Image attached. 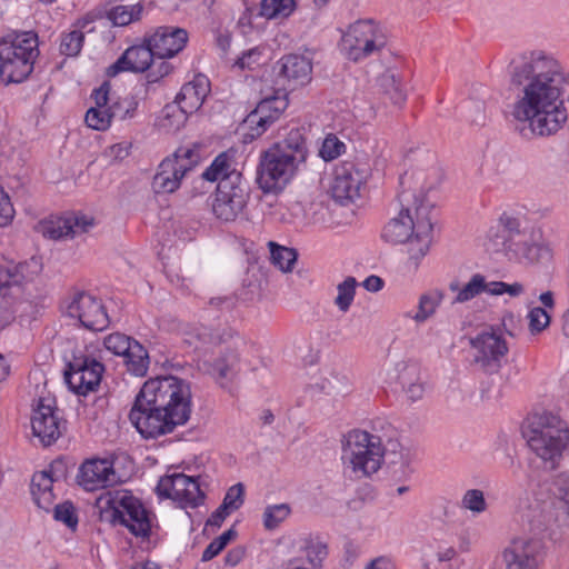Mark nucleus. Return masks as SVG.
<instances>
[{
  "instance_id": "obj_1",
  "label": "nucleus",
  "mask_w": 569,
  "mask_h": 569,
  "mask_svg": "<svg viewBox=\"0 0 569 569\" xmlns=\"http://www.w3.org/2000/svg\"><path fill=\"white\" fill-rule=\"evenodd\" d=\"M510 83L517 91L511 116L523 136L549 137L568 119L562 100L566 74L560 62L543 50L526 51L510 64Z\"/></svg>"
},
{
  "instance_id": "obj_2",
  "label": "nucleus",
  "mask_w": 569,
  "mask_h": 569,
  "mask_svg": "<svg viewBox=\"0 0 569 569\" xmlns=\"http://www.w3.org/2000/svg\"><path fill=\"white\" fill-rule=\"evenodd\" d=\"M442 172L433 157L426 169L406 172L398 193L399 212L383 227L381 237L391 244H408L409 261L415 268L428 253L432 242V204L426 192L439 186Z\"/></svg>"
},
{
  "instance_id": "obj_3",
  "label": "nucleus",
  "mask_w": 569,
  "mask_h": 569,
  "mask_svg": "<svg viewBox=\"0 0 569 569\" xmlns=\"http://www.w3.org/2000/svg\"><path fill=\"white\" fill-rule=\"evenodd\" d=\"M192 412L190 385L173 376L147 380L134 398L129 419L146 439L173 432Z\"/></svg>"
},
{
  "instance_id": "obj_4",
  "label": "nucleus",
  "mask_w": 569,
  "mask_h": 569,
  "mask_svg": "<svg viewBox=\"0 0 569 569\" xmlns=\"http://www.w3.org/2000/svg\"><path fill=\"white\" fill-rule=\"evenodd\" d=\"M553 500L535 501L521 513L522 532L502 552L507 569H539L546 557L545 537L557 523Z\"/></svg>"
},
{
  "instance_id": "obj_5",
  "label": "nucleus",
  "mask_w": 569,
  "mask_h": 569,
  "mask_svg": "<svg viewBox=\"0 0 569 569\" xmlns=\"http://www.w3.org/2000/svg\"><path fill=\"white\" fill-rule=\"evenodd\" d=\"M488 251L502 252L510 260L525 263H540L551 257L548 247L541 242V231L530 226L522 217L503 212L487 231Z\"/></svg>"
},
{
  "instance_id": "obj_6",
  "label": "nucleus",
  "mask_w": 569,
  "mask_h": 569,
  "mask_svg": "<svg viewBox=\"0 0 569 569\" xmlns=\"http://www.w3.org/2000/svg\"><path fill=\"white\" fill-rule=\"evenodd\" d=\"M308 148L301 129L291 130L287 137L260 156L257 183L263 192L281 191L307 160Z\"/></svg>"
},
{
  "instance_id": "obj_7",
  "label": "nucleus",
  "mask_w": 569,
  "mask_h": 569,
  "mask_svg": "<svg viewBox=\"0 0 569 569\" xmlns=\"http://www.w3.org/2000/svg\"><path fill=\"white\" fill-rule=\"evenodd\" d=\"M522 433L530 450L547 469L559 467L569 445V427L566 421L552 412L535 413Z\"/></svg>"
},
{
  "instance_id": "obj_8",
  "label": "nucleus",
  "mask_w": 569,
  "mask_h": 569,
  "mask_svg": "<svg viewBox=\"0 0 569 569\" xmlns=\"http://www.w3.org/2000/svg\"><path fill=\"white\" fill-rule=\"evenodd\" d=\"M39 39L33 31H12L0 39V79L6 84L29 78L39 57Z\"/></svg>"
},
{
  "instance_id": "obj_9",
  "label": "nucleus",
  "mask_w": 569,
  "mask_h": 569,
  "mask_svg": "<svg viewBox=\"0 0 569 569\" xmlns=\"http://www.w3.org/2000/svg\"><path fill=\"white\" fill-rule=\"evenodd\" d=\"M383 450L380 438L362 430H351L341 439L345 473L356 479L369 477L381 466Z\"/></svg>"
},
{
  "instance_id": "obj_10",
  "label": "nucleus",
  "mask_w": 569,
  "mask_h": 569,
  "mask_svg": "<svg viewBox=\"0 0 569 569\" xmlns=\"http://www.w3.org/2000/svg\"><path fill=\"white\" fill-rule=\"evenodd\" d=\"M101 513L111 523L126 526L137 537H148L151 530L148 511L139 499L127 491L107 492L98 499Z\"/></svg>"
},
{
  "instance_id": "obj_11",
  "label": "nucleus",
  "mask_w": 569,
  "mask_h": 569,
  "mask_svg": "<svg viewBox=\"0 0 569 569\" xmlns=\"http://www.w3.org/2000/svg\"><path fill=\"white\" fill-rule=\"evenodd\" d=\"M386 44L383 30L372 20L356 21L341 38V50L353 62L380 52Z\"/></svg>"
},
{
  "instance_id": "obj_12",
  "label": "nucleus",
  "mask_w": 569,
  "mask_h": 569,
  "mask_svg": "<svg viewBox=\"0 0 569 569\" xmlns=\"http://www.w3.org/2000/svg\"><path fill=\"white\" fill-rule=\"evenodd\" d=\"M200 156L196 148L183 146L178 148L171 157L166 158L158 167L152 179V189L156 193L174 192L186 173L199 162Z\"/></svg>"
},
{
  "instance_id": "obj_13",
  "label": "nucleus",
  "mask_w": 569,
  "mask_h": 569,
  "mask_svg": "<svg viewBox=\"0 0 569 569\" xmlns=\"http://www.w3.org/2000/svg\"><path fill=\"white\" fill-rule=\"evenodd\" d=\"M104 367L82 351L73 353L67 362L64 381L77 395L86 396L100 385Z\"/></svg>"
},
{
  "instance_id": "obj_14",
  "label": "nucleus",
  "mask_w": 569,
  "mask_h": 569,
  "mask_svg": "<svg viewBox=\"0 0 569 569\" xmlns=\"http://www.w3.org/2000/svg\"><path fill=\"white\" fill-rule=\"evenodd\" d=\"M470 343L476 350L475 363L486 373H497L509 351L499 329L492 327L485 329L472 338Z\"/></svg>"
},
{
  "instance_id": "obj_15",
  "label": "nucleus",
  "mask_w": 569,
  "mask_h": 569,
  "mask_svg": "<svg viewBox=\"0 0 569 569\" xmlns=\"http://www.w3.org/2000/svg\"><path fill=\"white\" fill-rule=\"evenodd\" d=\"M368 176L369 169L365 163L345 161L338 164L330 188L333 200L342 206L353 203L360 197Z\"/></svg>"
},
{
  "instance_id": "obj_16",
  "label": "nucleus",
  "mask_w": 569,
  "mask_h": 569,
  "mask_svg": "<svg viewBox=\"0 0 569 569\" xmlns=\"http://www.w3.org/2000/svg\"><path fill=\"white\" fill-rule=\"evenodd\" d=\"M249 200V189L243 180L232 177L219 182L212 203L214 216L223 221H233L242 213Z\"/></svg>"
},
{
  "instance_id": "obj_17",
  "label": "nucleus",
  "mask_w": 569,
  "mask_h": 569,
  "mask_svg": "<svg viewBox=\"0 0 569 569\" xmlns=\"http://www.w3.org/2000/svg\"><path fill=\"white\" fill-rule=\"evenodd\" d=\"M159 496L177 501L182 508H196L204 500L198 480L184 473H172L160 479Z\"/></svg>"
},
{
  "instance_id": "obj_18",
  "label": "nucleus",
  "mask_w": 569,
  "mask_h": 569,
  "mask_svg": "<svg viewBox=\"0 0 569 569\" xmlns=\"http://www.w3.org/2000/svg\"><path fill=\"white\" fill-rule=\"evenodd\" d=\"M70 318L77 319L80 325L92 331H102L108 328L110 320L102 302L87 292H78L67 306Z\"/></svg>"
},
{
  "instance_id": "obj_19",
  "label": "nucleus",
  "mask_w": 569,
  "mask_h": 569,
  "mask_svg": "<svg viewBox=\"0 0 569 569\" xmlns=\"http://www.w3.org/2000/svg\"><path fill=\"white\" fill-rule=\"evenodd\" d=\"M94 226V219L86 214H68L40 221L37 231L43 237L59 240L74 238L88 232Z\"/></svg>"
},
{
  "instance_id": "obj_20",
  "label": "nucleus",
  "mask_w": 569,
  "mask_h": 569,
  "mask_svg": "<svg viewBox=\"0 0 569 569\" xmlns=\"http://www.w3.org/2000/svg\"><path fill=\"white\" fill-rule=\"evenodd\" d=\"M78 483L87 491H96L112 487L120 481L112 462L107 459L84 461L77 476Z\"/></svg>"
},
{
  "instance_id": "obj_21",
  "label": "nucleus",
  "mask_w": 569,
  "mask_h": 569,
  "mask_svg": "<svg viewBox=\"0 0 569 569\" xmlns=\"http://www.w3.org/2000/svg\"><path fill=\"white\" fill-rule=\"evenodd\" d=\"M287 107V93L277 90L274 94L263 98L256 109L248 114L246 121L254 130L253 134L261 136L270 124L280 118Z\"/></svg>"
},
{
  "instance_id": "obj_22",
  "label": "nucleus",
  "mask_w": 569,
  "mask_h": 569,
  "mask_svg": "<svg viewBox=\"0 0 569 569\" xmlns=\"http://www.w3.org/2000/svg\"><path fill=\"white\" fill-rule=\"evenodd\" d=\"M66 422L58 416V409L39 400L31 418L32 432L43 446L52 445L64 429Z\"/></svg>"
},
{
  "instance_id": "obj_23",
  "label": "nucleus",
  "mask_w": 569,
  "mask_h": 569,
  "mask_svg": "<svg viewBox=\"0 0 569 569\" xmlns=\"http://www.w3.org/2000/svg\"><path fill=\"white\" fill-rule=\"evenodd\" d=\"M151 46L157 58L166 59L177 56L188 42V32L183 28L163 26L144 39Z\"/></svg>"
},
{
  "instance_id": "obj_24",
  "label": "nucleus",
  "mask_w": 569,
  "mask_h": 569,
  "mask_svg": "<svg viewBox=\"0 0 569 569\" xmlns=\"http://www.w3.org/2000/svg\"><path fill=\"white\" fill-rule=\"evenodd\" d=\"M154 57L156 53L148 42L144 41V44L132 46L108 68L107 74L114 77L122 71L143 72L149 69Z\"/></svg>"
},
{
  "instance_id": "obj_25",
  "label": "nucleus",
  "mask_w": 569,
  "mask_h": 569,
  "mask_svg": "<svg viewBox=\"0 0 569 569\" xmlns=\"http://www.w3.org/2000/svg\"><path fill=\"white\" fill-rule=\"evenodd\" d=\"M27 262H14L0 254V296L14 297L21 293V286L31 279Z\"/></svg>"
},
{
  "instance_id": "obj_26",
  "label": "nucleus",
  "mask_w": 569,
  "mask_h": 569,
  "mask_svg": "<svg viewBox=\"0 0 569 569\" xmlns=\"http://www.w3.org/2000/svg\"><path fill=\"white\" fill-rule=\"evenodd\" d=\"M209 91V79L203 74H197L190 82L182 86L176 102L184 114H191L202 106Z\"/></svg>"
},
{
  "instance_id": "obj_27",
  "label": "nucleus",
  "mask_w": 569,
  "mask_h": 569,
  "mask_svg": "<svg viewBox=\"0 0 569 569\" xmlns=\"http://www.w3.org/2000/svg\"><path fill=\"white\" fill-rule=\"evenodd\" d=\"M279 76L292 88L303 86L311 80V60L301 54H288L280 60Z\"/></svg>"
},
{
  "instance_id": "obj_28",
  "label": "nucleus",
  "mask_w": 569,
  "mask_h": 569,
  "mask_svg": "<svg viewBox=\"0 0 569 569\" xmlns=\"http://www.w3.org/2000/svg\"><path fill=\"white\" fill-rule=\"evenodd\" d=\"M233 176L237 177L238 180H243L242 174L234 167L233 157L228 152L218 154L201 174L204 180L210 182L218 181V183L229 181Z\"/></svg>"
},
{
  "instance_id": "obj_29",
  "label": "nucleus",
  "mask_w": 569,
  "mask_h": 569,
  "mask_svg": "<svg viewBox=\"0 0 569 569\" xmlns=\"http://www.w3.org/2000/svg\"><path fill=\"white\" fill-rule=\"evenodd\" d=\"M398 381L411 401L422 398L425 387L420 380V370L417 365L406 362L399 363Z\"/></svg>"
},
{
  "instance_id": "obj_30",
  "label": "nucleus",
  "mask_w": 569,
  "mask_h": 569,
  "mask_svg": "<svg viewBox=\"0 0 569 569\" xmlns=\"http://www.w3.org/2000/svg\"><path fill=\"white\" fill-rule=\"evenodd\" d=\"M54 481L49 473L44 471L36 472L31 479V495L34 503L44 510H49L54 501L52 492Z\"/></svg>"
},
{
  "instance_id": "obj_31",
  "label": "nucleus",
  "mask_w": 569,
  "mask_h": 569,
  "mask_svg": "<svg viewBox=\"0 0 569 569\" xmlns=\"http://www.w3.org/2000/svg\"><path fill=\"white\" fill-rule=\"evenodd\" d=\"M239 358L234 352H228L213 362L204 361L202 369L214 379L220 381L231 379L238 371Z\"/></svg>"
},
{
  "instance_id": "obj_32",
  "label": "nucleus",
  "mask_w": 569,
  "mask_h": 569,
  "mask_svg": "<svg viewBox=\"0 0 569 569\" xmlns=\"http://www.w3.org/2000/svg\"><path fill=\"white\" fill-rule=\"evenodd\" d=\"M445 298L441 290L435 289L420 296L417 312H406L405 317L412 319L416 323H423L437 311Z\"/></svg>"
},
{
  "instance_id": "obj_33",
  "label": "nucleus",
  "mask_w": 569,
  "mask_h": 569,
  "mask_svg": "<svg viewBox=\"0 0 569 569\" xmlns=\"http://www.w3.org/2000/svg\"><path fill=\"white\" fill-rule=\"evenodd\" d=\"M379 84L395 106H402L405 103L407 94L396 73L386 71L379 77Z\"/></svg>"
},
{
  "instance_id": "obj_34",
  "label": "nucleus",
  "mask_w": 569,
  "mask_h": 569,
  "mask_svg": "<svg viewBox=\"0 0 569 569\" xmlns=\"http://www.w3.org/2000/svg\"><path fill=\"white\" fill-rule=\"evenodd\" d=\"M124 363L132 375L143 377L149 367V356L144 347L134 341L130 352L124 357Z\"/></svg>"
},
{
  "instance_id": "obj_35",
  "label": "nucleus",
  "mask_w": 569,
  "mask_h": 569,
  "mask_svg": "<svg viewBox=\"0 0 569 569\" xmlns=\"http://www.w3.org/2000/svg\"><path fill=\"white\" fill-rule=\"evenodd\" d=\"M143 8L141 4L116 6L107 11V18L113 26L124 27L140 20Z\"/></svg>"
},
{
  "instance_id": "obj_36",
  "label": "nucleus",
  "mask_w": 569,
  "mask_h": 569,
  "mask_svg": "<svg viewBox=\"0 0 569 569\" xmlns=\"http://www.w3.org/2000/svg\"><path fill=\"white\" fill-rule=\"evenodd\" d=\"M272 263L283 272H290L297 261V252L292 248L280 246L273 241L268 243Z\"/></svg>"
},
{
  "instance_id": "obj_37",
  "label": "nucleus",
  "mask_w": 569,
  "mask_h": 569,
  "mask_svg": "<svg viewBox=\"0 0 569 569\" xmlns=\"http://www.w3.org/2000/svg\"><path fill=\"white\" fill-rule=\"evenodd\" d=\"M490 282L486 281L485 276L480 273H476L471 277L468 283H466L461 290H459L458 295L453 299L452 303H463L470 301L475 297L479 296L482 292L489 293Z\"/></svg>"
},
{
  "instance_id": "obj_38",
  "label": "nucleus",
  "mask_w": 569,
  "mask_h": 569,
  "mask_svg": "<svg viewBox=\"0 0 569 569\" xmlns=\"http://www.w3.org/2000/svg\"><path fill=\"white\" fill-rule=\"evenodd\" d=\"M358 282L355 277H347L342 282L338 283L337 291L338 295L335 298V306L341 312H347L356 296Z\"/></svg>"
},
{
  "instance_id": "obj_39",
  "label": "nucleus",
  "mask_w": 569,
  "mask_h": 569,
  "mask_svg": "<svg viewBox=\"0 0 569 569\" xmlns=\"http://www.w3.org/2000/svg\"><path fill=\"white\" fill-rule=\"evenodd\" d=\"M118 114V107L94 108L91 107L86 113L87 124L94 130H104L110 126L111 119Z\"/></svg>"
},
{
  "instance_id": "obj_40",
  "label": "nucleus",
  "mask_w": 569,
  "mask_h": 569,
  "mask_svg": "<svg viewBox=\"0 0 569 569\" xmlns=\"http://www.w3.org/2000/svg\"><path fill=\"white\" fill-rule=\"evenodd\" d=\"M295 9V0H261V16L267 19L287 18Z\"/></svg>"
},
{
  "instance_id": "obj_41",
  "label": "nucleus",
  "mask_w": 569,
  "mask_h": 569,
  "mask_svg": "<svg viewBox=\"0 0 569 569\" xmlns=\"http://www.w3.org/2000/svg\"><path fill=\"white\" fill-rule=\"evenodd\" d=\"M319 386L328 395H347L350 391L348 378L336 372L322 377Z\"/></svg>"
},
{
  "instance_id": "obj_42",
  "label": "nucleus",
  "mask_w": 569,
  "mask_h": 569,
  "mask_svg": "<svg viewBox=\"0 0 569 569\" xmlns=\"http://www.w3.org/2000/svg\"><path fill=\"white\" fill-rule=\"evenodd\" d=\"M136 340L122 333H111L104 338V347L116 356H128Z\"/></svg>"
},
{
  "instance_id": "obj_43",
  "label": "nucleus",
  "mask_w": 569,
  "mask_h": 569,
  "mask_svg": "<svg viewBox=\"0 0 569 569\" xmlns=\"http://www.w3.org/2000/svg\"><path fill=\"white\" fill-rule=\"evenodd\" d=\"M550 491L555 499L569 509V472L557 473L551 481Z\"/></svg>"
},
{
  "instance_id": "obj_44",
  "label": "nucleus",
  "mask_w": 569,
  "mask_h": 569,
  "mask_svg": "<svg viewBox=\"0 0 569 569\" xmlns=\"http://www.w3.org/2000/svg\"><path fill=\"white\" fill-rule=\"evenodd\" d=\"M83 41V32L80 30H72L61 38L60 52L67 57H76L81 51Z\"/></svg>"
},
{
  "instance_id": "obj_45",
  "label": "nucleus",
  "mask_w": 569,
  "mask_h": 569,
  "mask_svg": "<svg viewBox=\"0 0 569 569\" xmlns=\"http://www.w3.org/2000/svg\"><path fill=\"white\" fill-rule=\"evenodd\" d=\"M290 513V508L286 503L270 506L263 512V525L267 529L277 528Z\"/></svg>"
},
{
  "instance_id": "obj_46",
  "label": "nucleus",
  "mask_w": 569,
  "mask_h": 569,
  "mask_svg": "<svg viewBox=\"0 0 569 569\" xmlns=\"http://www.w3.org/2000/svg\"><path fill=\"white\" fill-rule=\"evenodd\" d=\"M56 520L63 522L67 527L74 530L78 525V517L74 507L70 501L57 505L53 509Z\"/></svg>"
},
{
  "instance_id": "obj_47",
  "label": "nucleus",
  "mask_w": 569,
  "mask_h": 569,
  "mask_svg": "<svg viewBox=\"0 0 569 569\" xmlns=\"http://www.w3.org/2000/svg\"><path fill=\"white\" fill-rule=\"evenodd\" d=\"M531 333H539L550 325V315L545 308L535 307L528 313Z\"/></svg>"
},
{
  "instance_id": "obj_48",
  "label": "nucleus",
  "mask_w": 569,
  "mask_h": 569,
  "mask_svg": "<svg viewBox=\"0 0 569 569\" xmlns=\"http://www.w3.org/2000/svg\"><path fill=\"white\" fill-rule=\"evenodd\" d=\"M461 503L463 508L476 513L483 512L487 508L483 492L479 489L467 490Z\"/></svg>"
},
{
  "instance_id": "obj_49",
  "label": "nucleus",
  "mask_w": 569,
  "mask_h": 569,
  "mask_svg": "<svg viewBox=\"0 0 569 569\" xmlns=\"http://www.w3.org/2000/svg\"><path fill=\"white\" fill-rule=\"evenodd\" d=\"M345 150V143L341 142L336 136L329 134L322 142L319 154L326 161H331L338 158Z\"/></svg>"
},
{
  "instance_id": "obj_50",
  "label": "nucleus",
  "mask_w": 569,
  "mask_h": 569,
  "mask_svg": "<svg viewBox=\"0 0 569 569\" xmlns=\"http://www.w3.org/2000/svg\"><path fill=\"white\" fill-rule=\"evenodd\" d=\"M525 292V286L520 282L506 283L502 281H492L489 287V295L500 296L508 293L511 297H519Z\"/></svg>"
},
{
  "instance_id": "obj_51",
  "label": "nucleus",
  "mask_w": 569,
  "mask_h": 569,
  "mask_svg": "<svg viewBox=\"0 0 569 569\" xmlns=\"http://www.w3.org/2000/svg\"><path fill=\"white\" fill-rule=\"evenodd\" d=\"M244 487L237 483L230 487L223 498L222 506L230 511L239 509L243 503Z\"/></svg>"
},
{
  "instance_id": "obj_52",
  "label": "nucleus",
  "mask_w": 569,
  "mask_h": 569,
  "mask_svg": "<svg viewBox=\"0 0 569 569\" xmlns=\"http://www.w3.org/2000/svg\"><path fill=\"white\" fill-rule=\"evenodd\" d=\"M387 459L393 475L406 473V470L409 468L410 458L408 453L392 450L387 453Z\"/></svg>"
},
{
  "instance_id": "obj_53",
  "label": "nucleus",
  "mask_w": 569,
  "mask_h": 569,
  "mask_svg": "<svg viewBox=\"0 0 569 569\" xmlns=\"http://www.w3.org/2000/svg\"><path fill=\"white\" fill-rule=\"evenodd\" d=\"M308 561L313 566H320L327 556V546L321 541H310L306 546Z\"/></svg>"
},
{
  "instance_id": "obj_54",
  "label": "nucleus",
  "mask_w": 569,
  "mask_h": 569,
  "mask_svg": "<svg viewBox=\"0 0 569 569\" xmlns=\"http://www.w3.org/2000/svg\"><path fill=\"white\" fill-rule=\"evenodd\" d=\"M186 342L190 346L194 345L196 349H199L202 345L211 343L213 336L204 327L193 328L190 332H186Z\"/></svg>"
},
{
  "instance_id": "obj_55",
  "label": "nucleus",
  "mask_w": 569,
  "mask_h": 569,
  "mask_svg": "<svg viewBox=\"0 0 569 569\" xmlns=\"http://www.w3.org/2000/svg\"><path fill=\"white\" fill-rule=\"evenodd\" d=\"M14 209L9 196L0 187V227H4L13 219Z\"/></svg>"
},
{
  "instance_id": "obj_56",
  "label": "nucleus",
  "mask_w": 569,
  "mask_h": 569,
  "mask_svg": "<svg viewBox=\"0 0 569 569\" xmlns=\"http://www.w3.org/2000/svg\"><path fill=\"white\" fill-rule=\"evenodd\" d=\"M138 102L133 98H124L121 102L116 103L118 107V114L114 118L126 120L131 118L137 109Z\"/></svg>"
},
{
  "instance_id": "obj_57",
  "label": "nucleus",
  "mask_w": 569,
  "mask_h": 569,
  "mask_svg": "<svg viewBox=\"0 0 569 569\" xmlns=\"http://www.w3.org/2000/svg\"><path fill=\"white\" fill-rule=\"evenodd\" d=\"M130 147L127 143H117L109 147L106 150V156L111 158L112 160L119 161L127 158L130 153Z\"/></svg>"
},
{
  "instance_id": "obj_58",
  "label": "nucleus",
  "mask_w": 569,
  "mask_h": 569,
  "mask_svg": "<svg viewBox=\"0 0 569 569\" xmlns=\"http://www.w3.org/2000/svg\"><path fill=\"white\" fill-rule=\"evenodd\" d=\"M109 91L110 86L108 82H103L98 89L93 92V99L96 107L94 108H107V103L109 100Z\"/></svg>"
},
{
  "instance_id": "obj_59",
  "label": "nucleus",
  "mask_w": 569,
  "mask_h": 569,
  "mask_svg": "<svg viewBox=\"0 0 569 569\" xmlns=\"http://www.w3.org/2000/svg\"><path fill=\"white\" fill-rule=\"evenodd\" d=\"M260 51L258 48L250 49L244 52L238 60L237 64L241 68H251L252 64L258 63V57L260 56Z\"/></svg>"
},
{
  "instance_id": "obj_60",
  "label": "nucleus",
  "mask_w": 569,
  "mask_h": 569,
  "mask_svg": "<svg viewBox=\"0 0 569 569\" xmlns=\"http://www.w3.org/2000/svg\"><path fill=\"white\" fill-rule=\"evenodd\" d=\"M43 471L49 473L54 482L66 478V465L60 459L52 461L49 469Z\"/></svg>"
},
{
  "instance_id": "obj_61",
  "label": "nucleus",
  "mask_w": 569,
  "mask_h": 569,
  "mask_svg": "<svg viewBox=\"0 0 569 569\" xmlns=\"http://www.w3.org/2000/svg\"><path fill=\"white\" fill-rule=\"evenodd\" d=\"M229 513L230 510L220 505L219 508L207 520V526L220 527Z\"/></svg>"
},
{
  "instance_id": "obj_62",
  "label": "nucleus",
  "mask_w": 569,
  "mask_h": 569,
  "mask_svg": "<svg viewBox=\"0 0 569 569\" xmlns=\"http://www.w3.org/2000/svg\"><path fill=\"white\" fill-rule=\"evenodd\" d=\"M222 550L223 548L216 541V539H213L203 550L201 560L209 561L218 556Z\"/></svg>"
},
{
  "instance_id": "obj_63",
  "label": "nucleus",
  "mask_w": 569,
  "mask_h": 569,
  "mask_svg": "<svg viewBox=\"0 0 569 569\" xmlns=\"http://www.w3.org/2000/svg\"><path fill=\"white\" fill-rule=\"evenodd\" d=\"M383 286V281L378 276H370L363 281V287L371 292L379 291Z\"/></svg>"
},
{
  "instance_id": "obj_64",
  "label": "nucleus",
  "mask_w": 569,
  "mask_h": 569,
  "mask_svg": "<svg viewBox=\"0 0 569 569\" xmlns=\"http://www.w3.org/2000/svg\"><path fill=\"white\" fill-rule=\"evenodd\" d=\"M366 569H392L391 562L383 557L373 559Z\"/></svg>"
}]
</instances>
